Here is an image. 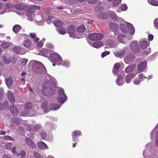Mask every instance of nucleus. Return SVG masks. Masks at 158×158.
<instances>
[{"label": "nucleus", "instance_id": "obj_1", "mask_svg": "<svg viewBox=\"0 0 158 158\" xmlns=\"http://www.w3.org/2000/svg\"><path fill=\"white\" fill-rule=\"evenodd\" d=\"M46 79L42 86V92L45 95L53 94L55 90L56 81L54 77L47 74Z\"/></svg>", "mask_w": 158, "mask_h": 158}, {"label": "nucleus", "instance_id": "obj_2", "mask_svg": "<svg viewBox=\"0 0 158 158\" xmlns=\"http://www.w3.org/2000/svg\"><path fill=\"white\" fill-rule=\"evenodd\" d=\"M32 69L33 71L37 73H40L43 72L46 73L47 72L45 67L41 62L38 61H34Z\"/></svg>", "mask_w": 158, "mask_h": 158}, {"label": "nucleus", "instance_id": "obj_3", "mask_svg": "<svg viewBox=\"0 0 158 158\" xmlns=\"http://www.w3.org/2000/svg\"><path fill=\"white\" fill-rule=\"evenodd\" d=\"M97 17L98 18H102L104 19H106L108 17H110L112 19L116 21H118V19H121L122 20H123V19L118 17L116 15V13L112 11H110L108 14H106L104 13H101L98 15Z\"/></svg>", "mask_w": 158, "mask_h": 158}, {"label": "nucleus", "instance_id": "obj_4", "mask_svg": "<svg viewBox=\"0 0 158 158\" xmlns=\"http://www.w3.org/2000/svg\"><path fill=\"white\" fill-rule=\"evenodd\" d=\"M49 59L53 63V66L59 64V61L61 60L62 58L58 53L54 52H49Z\"/></svg>", "mask_w": 158, "mask_h": 158}, {"label": "nucleus", "instance_id": "obj_5", "mask_svg": "<svg viewBox=\"0 0 158 158\" xmlns=\"http://www.w3.org/2000/svg\"><path fill=\"white\" fill-rule=\"evenodd\" d=\"M61 106L56 104H52L50 105V108L48 107V103H45L42 104V108L45 113L48 112L50 110H56L60 108Z\"/></svg>", "mask_w": 158, "mask_h": 158}, {"label": "nucleus", "instance_id": "obj_6", "mask_svg": "<svg viewBox=\"0 0 158 158\" xmlns=\"http://www.w3.org/2000/svg\"><path fill=\"white\" fill-rule=\"evenodd\" d=\"M67 99V96H66L64 89L61 88H60L58 90V96L57 99L58 102L61 104L64 103Z\"/></svg>", "mask_w": 158, "mask_h": 158}, {"label": "nucleus", "instance_id": "obj_7", "mask_svg": "<svg viewBox=\"0 0 158 158\" xmlns=\"http://www.w3.org/2000/svg\"><path fill=\"white\" fill-rule=\"evenodd\" d=\"M68 33L69 35V36L70 37H72L73 38H81L79 36H77L75 34V27L72 25L68 27Z\"/></svg>", "mask_w": 158, "mask_h": 158}, {"label": "nucleus", "instance_id": "obj_8", "mask_svg": "<svg viewBox=\"0 0 158 158\" xmlns=\"http://www.w3.org/2000/svg\"><path fill=\"white\" fill-rule=\"evenodd\" d=\"M3 58L4 62L6 64H11L12 65L15 64L14 61L12 60L11 56L7 53L4 54Z\"/></svg>", "mask_w": 158, "mask_h": 158}, {"label": "nucleus", "instance_id": "obj_9", "mask_svg": "<svg viewBox=\"0 0 158 158\" xmlns=\"http://www.w3.org/2000/svg\"><path fill=\"white\" fill-rule=\"evenodd\" d=\"M123 20H122L121 19H118V22L120 21L121 22H124L127 25L128 29V31L130 34L133 35L134 34L135 32V29L133 25L131 23L124 21V19H123Z\"/></svg>", "mask_w": 158, "mask_h": 158}, {"label": "nucleus", "instance_id": "obj_10", "mask_svg": "<svg viewBox=\"0 0 158 158\" xmlns=\"http://www.w3.org/2000/svg\"><path fill=\"white\" fill-rule=\"evenodd\" d=\"M102 37V34L100 33L91 34L89 35V39L93 41L100 40Z\"/></svg>", "mask_w": 158, "mask_h": 158}, {"label": "nucleus", "instance_id": "obj_11", "mask_svg": "<svg viewBox=\"0 0 158 158\" xmlns=\"http://www.w3.org/2000/svg\"><path fill=\"white\" fill-rule=\"evenodd\" d=\"M81 135V131L79 130L74 131L72 133V136L73 142H78L77 137Z\"/></svg>", "mask_w": 158, "mask_h": 158}, {"label": "nucleus", "instance_id": "obj_12", "mask_svg": "<svg viewBox=\"0 0 158 158\" xmlns=\"http://www.w3.org/2000/svg\"><path fill=\"white\" fill-rule=\"evenodd\" d=\"M14 6L13 5L10 3H7L5 6L2 5V9L3 10L5 11V12H9L10 11H13Z\"/></svg>", "mask_w": 158, "mask_h": 158}, {"label": "nucleus", "instance_id": "obj_13", "mask_svg": "<svg viewBox=\"0 0 158 158\" xmlns=\"http://www.w3.org/2000/svg\"><path fill=\"white\" fill-rule=\"evenodd\" d=\"M147 67V62L146 61L141 62L138 66L137 69L138 71L141 72L144 70Z\"/></svg>", "mask_w": 158, "mask_h": 158}, {"label": "nucleus", "instance_id": "obj_14", "mask_svg": "<svg viewBox=\"0 0 158 158\" xmlns=\"http://www.w3.org/2000/svg\"><path fill=\"white\" fill-rule=\"evenodd\" d=\"M118 40L121 43L126 44L129 40L124 35L121 34L118 35Z\"/></svg>", "mask_w": 158, "mask_h": 158}, {"label": "nucleus", "instance_id": "obj_15", "mask_svg": "<svg viewBox=\"0 0 158 158\" xmlns=\"http://www.w3.org/2000/svg\"><path fill=\"white\" fill-rule=\"evenodd\" d=\"M54 47L53 45L50 43H48L46 44V48L44 49L43 51L46 54L49 53L50 51H52Z\"/></svg>", "mask_w": 158, "mask_h": 158}, {"label": "nucleus", "instance_id": "obj_16", "mask_svg": "<svg viewBox=\"0 0 158 158\" xmlns=\"http://www.w3.org/2000/svg\"><path fill=\"white\" fill-rule=\"evenodd\" d=\"M35 23L39 25H43L44 24V22L42 21L43 17L39 15H36L35 16Z\"/></svg>", "mask_w": 158, "mask_h": 158}, {"label": "nucleus", "instance_id": "obj_17", "mask_svg": "<svg viewBox=\"0 0 158 158\" xmlns=\"http://www.w3.org/2000/svg\"><path fill=\"white\" fill-rule=\"evenodd\" d=\"M122 64V63H117L114 64L113 71V73L114 75H116L118 76L119 72L118 69Z\"/></svg>", "mask_w": 158, "mask_h": 158}, {"label": "nucleus", "instance_id": "obj_18", "mask_svg": "<svg viewBox=\"0 0 158 158\" xmlns=\"http://www.w3.org/2000/svg\"><path fill=\"white\" fill-rule=\"evenodd\" d=\"M137 74V73H132L127 75L125 78V81L127 83H130L132 79L135 77Z\"/></svg>", "mask_w": 158, "mask_h": 158}, {"label": "nucleus", "instance_id": "obj_19", "mask_svg": "<svg viewBox=\"0 0 158 158\" xmlns=\"http://www.w3.org/2000/svg\"><path fill=\"white\" fill-rule=\"evenodd\" d=\"M27 19L31 21H33L35 18L34 13L30 10H28L26 15Z\"/></svg>", "mask_w": 158, "mask_h": 158}, {"label": "nucleus", "instance_id": "obj_20", "mask_svg": "<svg viewBox=\"0 0 158 158\" xmlns=\"http://www.w3.org/2000/svg\"><path fill=\"white\" fill-rule=\"evenodd\" d=\"M12 152L14 154L17 155H21L22 158H25V152L23 150L21 151L20 153L19 154L16 151V148L15 147H14L12 148Z\"/></svg>", "mask_w": 158, "mask_h": 158}, {"label": "nucleus", "instance_id": "obj_21", "mask_svg": "<svg viewBox=\"0 0 158 158\" xmlns=\"http://www.w3.org/2000/svg\"><path fill=\"white\" fill-rule=\"evenodd\" d=\"M13 51L17 53H19L20 54H23L26 53L25 51H23L21 47L15 46L13 48Z\"/></svg>", "mask_w": 158, "mask_h": 158}, {"label": "nucleus", "instance_id": "obj_22", "mask_svg": "<svg viewBox=\"0 0 158 158\" xmlns=\"http://www.w3.org/2000/svg\"><path fill=\"white\" fill-rule=\"evenodd\" d=\"M139 45L137 43V41L136 40H135L132 42L131 44V47L132 50L134 52H136L138 50V48Z\"/></svg>", "mask_w": 158, "mask_h": 158}, {"label": "nucleus", "instance_id": "obj_23", "mask_svg": "<svg viewBox=\"0 0 158 158\" xmlns=\"http://www.w3.org/2000/svg\"><path fill=\"white\" fill-rule=\"evenodd\" d=\"M125 51V49H123L117 52H114V53L116 56L121 58L124 55Z\"/></svg>", "mask_w": 158, "mask_h": 158}, {"label": "nucleus", "instance_id": "obj_24", "mask_svg": "<svg viewBox=\"0 0 158 158\" xmlns=\"http://www.w3.org/2000/svg\"><path fill=\"white\" fill-rule=\"evenodd\" d=\"M37 145L39 148L41 150H46L48 148L47 145L42 141L39 142L37 143Z\"/></svg>", "mask_w": 158, "mask_h": 158}, {"label": "nucleus", "instance_id": "obj_25", "mask_svg": "<svg viewBox=\"0 0 158 158\" xmlns=\"http://www.w3.org/2000/svg\"><path fill=\"white\" fill-rule=\"evenodd\" d=\"M135 64L130 65L127 67L125 69V72L127 73L132 72L135 69Z\"/></svg>", "mask_w": 158, "mask_h": 158}, {"label": "nucleus", "instance_id": "obj_26", "mask_svg": "<svg viewBox=\"0 0 158 158\" xmlns=\"http://www.w3.org/2000/svg\"><path fill=\"white\" fill-rule=\"evenodd\" d=\"M10 110L12 114L14 115H16L18 113V108L14 105L10 106Z\"/></svg>", "mask_w": 158, "mask_h": 158}, {"label": "nucleus", "instance_id": "obj_27", "mask_svg": "<svg viewBox=\"0 0 158 158\" xmlns=\"http://www.w3.org/2000/svg\"><path fill=\"white\" fill-rule=\"evenodd\" d=\"M25 141L27 145L29 147L32 148L35 147L36 144L31 140L27 138L26 139Z\"/></svg>", "mask_w": 158, "mask_h": 158}, {"label": "nucleus", "instance_id": "obj_28", "mask_svg": "<svg viewBox=\"0 0 158 158\" xmlns=\"http://www.w3.org/2000/svg\"><path fill=\"white\" fill-rule=\"evenodd\" d=\"M24 46L26 48L32 49L33 48L31 47V43L29 40H27L24 41L23 43Z\"/></svg>", "mask_w": 158, "mask_h": 158}, {"label": "nucleus", "instance_id": "obj_29", "mask_svg": "<svg viewBox=\"0 0 158 158\" xmlns=\"http://www.w3.org/2000/svg\"><path fill=\"white\" fill-rule=\"evenodd\" d=\"M59 64L58 65H61L63 66L66 67H69L70 65V63L68 61H63L62 58L61 59V60H60L59 61Z\"/></svg>", "mask_w": 158, "mask_h": 158}, {"label": "nucleus", "instance_id": "obj_30", "mask_svg": "<svg viewBox=\"0 0 158 158\" xmlns=\"http://www.w3.org/2000/svg\"><path fill=\"white\" fill-rule=\"evenodd\" d=\"M8 96L10 102L12 103L15 102V99L14 98L12 93L10 91H9L7 92Z\"/></svg>", "mask_w": 158, "mask_h": 158}, {"label": "nucleus", "instance_id": "obj_31", "mask_svg": "<svg viewBox=\"0 0 158 158\" xmlns=\"http://www.w3.org/2000/svg\"><path fill=\"white\" fill-rule=\"evenodd\" d=\"M117 84L118 85H121L124 83V78L121 76H119L117 79L116 80Z\"/></svg>", "mask_w": 158, "mask_h": 158}, {"label": "nucleus", "instance_id": "obj_32", "mask_svg": "<svg viewBox=\"0 0 158 158\" xmlns=\"http://www.w3.org/2000/svg\"><path fill=\"white\" fill-rule=\"evenodd\" d=\"M90 45L94 47L98 48L102 46L103 45V44L102 42L100 41H98L94 42L93 43H92V44H90Z\"/></svg>", "mask_w": 158, "mask_h": 158}, {"label": "nucleus", "instance_id": "obj_33", "mask_svg": "<svg viewBox=\"0 0 158 158\" xmlns=\"http://www.w3.org/2000/svg\"><path fill=\"white\" fill-rule=\"evenodd\" d=\"M135 58L134 56L133 55H130L127 56L124 59L126 63L128 64L129 63L128 61H131L132 59Z\"/></svg>", "mask_w": 158, "mask_h": 158}, {"label": "nucleus", "instance_id": "obj_34", "mask_svg": "<svg viewBox=\"0 0 158 158\" xmlns=\"http://www.w3.org/2000/svg\"><path fill=\"white\" fill-rule=\"evenodd\" d=\"M27 60L26 59H20L19 61V63L20 66H25L27 63Z\"/></svg>", "mask_w": 158, "mask_h": 158}, {"label": "nucleus", "instance_id": "obj_35", "mask_svg": "<svg viewBox=\"0 0 158 158\" xmlns=\"http://www.w3.org/2000/svg\"><path fill=\"white\" fill-rule=\"evenodd\" d=\"M85 27L84 25H80L77 28V30L78 33H81L83 32L85 30Z\"/></svg>", "mask_w": 158, "mask_h": 158}, {"label": "nucleus", "instance_id": "obj_36", "mask_svg": "<svg viewBox=\"0 0 158 158\" xmlns=\"http://www.w3.org/2000/svg\"><path fill=\"white\" fill-rule=\"evenodd\" d=\"M6 84L9 87L11 86L12 83V78L11 77L6 78Z\"/></svg>", "mask_w": 158, "mask_h": 158}, {"label": "nucleus", "instance_id": "obj_37", "mask_svg": "<svg viewBox=\"0 0 158 158\" xmlns=\"http://www.w3.org/2000/svg\"><path fill=\"white\" fill-rule=\"evenodd\" d=\"M22 28L19 25H15L13 28L14 32L15 33H18Z\"/></svg>", "mask_w": 158, "mask_h": 158}, {"label": "nucleus", "instance_id": "obj_38", "mask_svg": "<svg viewBox=\"0 0 158 158\" xmlns=\"http://www.w3.org/2000/svg\"><path fill=\"white\" fill-rule=\"evenodd\" d=\"M107 44L110 48L115 47L118 45L117 43L113 41H109L107 42Z\"/></svg>", "mask_w": 158, "mask_h": 158}, {"label": "nucleus", "instance_id": "obj_39", "mask_svg": "<svg viewBox=\"0 0 158 158\" xmlns=\"http://www.w3.org/2000/svg\"><path fill=\"white\" fill-rule=\"evenodd\" d=\"M56 30L60 34L64 35L66 33V30L65 29L62 27L56 28Z\"/></svg>", "mask_w": 158, "mask_h": 158}, {"label": "nucleus", "instance_id": "obj_40", "mask_svg": "<svg viewBox=\"0 0 158 158\" xmlns=\"http://www.w3.org/2000/svg\"><path fill=\"white\" fill-rule=\"evenodd\" d=\"M120 28L122 31L123 33L126 32H127V28L125 24L123 23H121L120 25Z\"/></svg>", "mask_w": 158, "mask_h": 158}, {"label": "nucleus", "instance_id": "obj_41", "mask_svg": "<svg viewBox=\"0 0 158 158\" xmlns=\"http://www.w3.org/2000/svg\"><path fill=\"white\" fill-rule=\"evenodd\" d=\"M30 35L34 41L36 42L39 40V39L37 37V36L35 33H30Z\"/></svg>", "mask_w": 158, "mask_h": 158}, {"label": "nucleus", "instance_id": "obj_42", "mask_svg": "<svg viewBox=\"0 0 158 158\" xmlns=\"http://www.w3.org/2000/svg\"><path fill=\"white\" fill-rule=\"evenodd\" d=\"M139 45L142 48L144 49L147 47L148 44L146 41H143L140 43Z\"/></svg>", "mask_w": 158, "mask_h": 158}, {"label": "nucleus", "instance_id": "obj_43", "mask_svg": "<svg viewBox=\"0 0 158 158\" xmlns=\"http://www.w3.org/2000/svg\"><path fill=\"white\" fill-rule=\"evenodd\" d=\"M148 3L151 5L154 6H158V1L155 0H148Z\"/></svg>", "mask_w": 158, "mask_h": 158}, {"label": "nucleus", "instance_id": "obj_44", "mask_svg": "<svg viewBox=\"0 0 158 158\" xmlns=\"http://www.w3.org/2000/svg\"><path fill=\"white\" fill-rule=\"evenodd\" d=\"M54 25L57 27V28L61 27L62 25V23L61 21L57 20L54 23Z\"/></svg>", "mask_w": 158, "mask_h": 158}, {"label": "nucleus", "instance_id": "obj_45", "mask_svg": "<svg viewBox=\"0 0 158 158\" xmlns=\"http://www.w3.org/2000/svg\"><path fill=\"white\" fill-rule=\"evenodd\" d=\"M110 27L112 30H116L118 28V26L117 24L113 23H111L110 25Z\"/></svg>", "mask_w": 158, "mask_h": 158}, {"label": "nucleus", "instance_id": "obj_46", "mask_svg": "<svg viewBox=\"0 0 158 158\" xmlns=\"http://www.w3.org/2000/svg\"><path fill=\"white\" fill-rule=\"evenodd\" d=\"M40 9V7L39 6H33L31 7L29 9V10H30L32 12L35 13V10H39Z\"/></svg>", "mask_w": 158, "mask_h": 158}, {"label": "nucleus", "instance_id": "obj_47", "mask_svg": "<svg viewBox=\"0 0 158 158\" xmlns=\"http://www.w3.org/2000/svg\"><path fill=\"white\" fill-rule=\"evenodd\" d=\"M151 51V48H149L147 49L143 52L142 53V56H144L146 55H147Z\"/></svg>", "mask_w": 158, "mask_h": 158}, {"label": "nucleus", "instance_id": "obj_48", "mask_svg": "<svg viewBox=\"0 0 158 158\" xmlns=\"http://www.w3.org/2000/svg\"><path fill=\"white\" fill-rule=\"evenodd\" d=\"M11 44L7 42H4L1 44V46L3 48H7L9 47Z\"/></svg>", "mask_w": 158, "mask_h": 158}, {"label": "nucleus", "instance_id": "obj_49", "mask_svg": "<svg viewBox=\"0 0 158 158\" xmlns=\"http://www.w3.org/2000/svg\"><path fill=\"white\" fill-rule=\"evenodd\" d=\"M55 20L54 19L52 16H49L47 20V22L48 24H51L50 22L54 23Z\"/></svg>", "mask_w": 158, "mask_h": 158}, {"label": "nucleus", "instance_id": "obj_50", "mask_svg": "<svg viewBox=\"0 0 158 158\" xmlns=\"http://www.w3.org/2000/svg\"><path fill=\"white\" fill-rule=\"evenodd\" d=\"M141 81L137 77L133 81V84L136 85H139L141 83Z\"/></svg>", "mask_w": 158, "mask_h": 158}, {"label": "nucleus", "instance_id": "obj_51", "mask_svg": "<svg viewBox=\"0 0 158 158\" xmlns=\"http://www.w3.org/2000/svg\"><path fill=\"white\" fill-rule=\"evenodd\" d=\"M138 78L139 80L141 81L144 80V78H146V77L144 76L143 73H140L138 75Z\"/></svg>", "mask_w": 158, "mask_h": 158}, {"label": "nucleus", "instance_id": "obj_52", "mask_svg": "<svg viewBox=\"0 0 158 158\" xmlns=\"http://www.w3.org/2000/svg\"><path fill=\"white\" fill-rule=\"evenodd\" d=\"M121 0H114L113 1V5L114 6H117L121 2Z\"/></svg>", "mask_w": 158, "mask_h": 158}, {"label": "nucleus", "instance_id": "obj_53", "mask_svg": "<svg viewBox=\"0 0 158 158\" xmlns=\"http://www.w3.org/2000/svg\"><path fill=\"white\" fill-rule=\"evenodd\" d=\"M38 41H35L37 44V45L38 47H42L44 44L43 40H41L38 42Z\"/></svg>", "mask_w": 158, "mask_h": 158}, {"label": "nucleus", "instance_id": "obj_54", "mask_svg": "<svg viewBox=\"0 0 158 158\" xmlns=\"http://www.w3.org/2000/svg\"><path fill=\"white\" fill-rule=\"evenodd\" d=\"M156 128H158V124L154 128L153 130L152 131L151 134V138H152V137H154V135H155L156 130L155 129Z\"/></svg>", "mask_w": 158, "mask_h": 158}, {"label": "nucleus", "instance_id": "obj_55", "mask_svg": "<svg viewBox=\"0 0 158 158\" xmlns=\"http://www.w3.org/2000/svg\"><path fill=\"white\" fill-rule=\"evenodd\" d=\"M32 106V104L30 102L27 103L25 106V107L27 109H30Z\"/></svg>", "mask_w": 158, "mask_h": 158}, {"label": "nucleus", "instance_id": "obj_56", "mask_svg": "<svg viewBox=\"0 0 158 158\" xmlns=\"http://www.w3.org/2000/svg\"><path fill=\"white\" fill-rule=\"evenodd\" d=\"M121 8L123 11H126L127 9V6L126 4H122L121 5Z\"/></svg>", "mask_w": 158, "mask_h": 158}, {"label": "nucleus", "instance_id": "obj_57", "mask_svg": "<svg viewBox=\"0 0 158 158\" xmlns=\"http://www.w3.org/2000/svg\"><path fill=\"white\" fill-rule=\"evenodd\" d=\"M3 137L5 138V139L6 140H10L12 141H14L15 140L13 138L9 136L5 135Z\"/></svg>", "mask_w": 158, "mask_h": 158}, {"label": "nucleus", "instance_id": "obj_58", "mask_svg": "<svg viewBox=\"0 0 158 158\" xmlns=\"http://www.w3.org/2000/svg\"><path fill=\"white\" fill-rule=\"evenodd\" d=\"M34 155L35 158H43V157L38 153L35 152Z\"/></svg>", "mask_w": 158, "mask_h": 158}, {"label": "nucleus", "instance_id": "obj_59", "mask_svg": "<svg viewBox=\"0 0 158 158\" xmlns=\"http://www.w3.org/2000/svg\"><path fill=\"white\" fill-rule=\"evenodd\" d=\"M15 7L16 9L21 10L22 9V6L20 4H17L15 5Z\"/></svg>", "mask_w": 158, "mask_h": 158}, {"label": "nucleus", "instance_id": "obj_60", "mask_svg": "<svg viewBox=\"0 0 158 158\" xmlns=\"http://www.w3.org/2000/svg\"><path fill=\"white\" fill-rule=\"evenodd\" d=\"M46 134L45 132H42L41 134V138L42 139H44L46 137Z\"/></svg>", "mask_w": 158, "mask_h": 158}, {"label": "nucleus", "instance_id": "obj_61", "mask_svg": "<svg viewBox=\"0 0 158 158\" xmlns=\"http://www.w3.org/2000/svg\"><path fill=\"white\" fill-rule=\"evenodd\" d=\"M109 51H106L102 53L101 56L102 58H103L106 56L109 55L110 54Z\"/></svg>", "mask_w": 158, "mask_h": 158}, {"label": "nucleus", "instance_id": "obj_62", "mask_svg": "<svg viewBox=\"0 0 158 158\" xmlns=\"http://www.w3.org/2000/svg\"><path fill=\"white\" fill-rule=\"evenodd\" d=\"M154 24L155 27L158 29V19H156L154 20Z\"/></svg>", "mask_w": 158, "mask_h": 158}, {"label": "nucleus", "instance_id": "obj_63", "mask_svg": "<svg viewBox=\"0 0 158 158\" xmlns=\"http://www.w3.org/2000/svg\"><path fill=\"white\" fill-rule=\"evenodd\" d=\"M5 13V11L2 9V4L0 2V15L2 14Z\"/></svg>", "mask_w": 158, "mask_h": 158}, {"label": "nucleus", "instance_id": "obj_64", "mask_svg": "<svg viewBox=\"0 0 158 158\" xmlns=\"http://www.w3.org/2000/svg\"><path fill=\"white\" fill-rule=\"evenodd\" d=\"M11 146L12 144L10 143H8L6 145L5 148L6 149H10Z\"/></svg>", "mask_w": 158, "mask_h": 158}]
</instances>
